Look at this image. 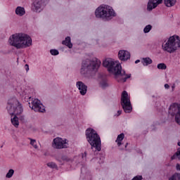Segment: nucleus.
Here are the masks:
<instances>
[{"mask_svg":"<svg viewBox=\"0 0 180 180\" xmlns=\"http://www.w3.org/2000/svg\"><path fill=\"white\" fill-rule=\"evenodd\" d=\"M7 106H11V108H10V110H11V111L13 110V108H16V107L13 106V104L11 103V102L8 103Z\"/></svg>","mask_w":180,"mask_h":180,"instance_id":"72a5a7b5","label":"nucleus"},{"mask_svg":"<svg viewBox=\"0 0 180 180\" xmlns=\"http://www.w3.org/2000/svg\"><path fill=\"white\" fill-rule=\"evenodd\" d=\"M52 147L57 150L68 148V140L60 137L55 138L52 143Z\"/></svg>","mask_w":180,"mask_h":180,"instance_id":"9d476101","label":"nucleus"},{"mask_svg":"<svg viewBox=\"0 0 180 180\" xmlns=\"http://www.w3.org/2000/svg\"><path fill=\"white\" fill-rule=\"evenodd\" d=\"M76 88L79 91V94L82 96H85V95H86V92H88V86H86L82 81L76 82Z\"/></svg>","mask_w":180,"mask_h":180,"instance_id":"f8f14e48","label":"nucleus"},{"mask_svg":"<svg viewBox=\"0 0 180 180\" xmlns=\"http://www.w3.org/2000/svg\"><path fill=\"white\" fill-rule=\"evenodd\" d=\"M151 29H153V26L151 25H148L143 28V32L150 33Z\"/></svg>","mask_w":180,"mask_h":180,"instance_id":"393cba45","label":"nucleus"},{"mask_svg":"<svg viewBox=\"0 0 180 180\" xmlns=\"http://www.w3.org/2000/svg\"><path fill=\"white\" fill-rule=\"evenodd\" d=\"M131 180H143V176L137 175L134 176Z\"/></svg>","mask_w":180,"mask_h":180,"instance_id":"473e14b6","label":"nucleus"},{"mask_svg":"<svg viewBox=\"0 0 180 180\" xmlns=\"http://www.w3.org/2000/svg\"><path fill=\"white\" fill-rule=\"evenodd\" d=\"M118 58L120 61H127V60H130V52L126 50L119 51Z\"/></svg>","mask_w":180,"mask_h":180,"instance_id":"ddd939ff","label":"nucleus"},{"mask_svg":"<svg viewBox=\"0 0 180 180\" xmlns=\"http://www.w3.org/2000/svg\"><path fill=\"white\" fill-rule=\"evenodd\" d=\"M176 169L177 171H180V165H179V163H177V164L176 165Z\"/></svg>","mask_w":180,"mask_h":180,"instance_id":"e433bc0d","label":"nucleus"},{"mask_svg":"<svg viewBox=\"0 0 180 180\" xmlns=\"http://www.w3.org/2000/svg\"><path fill=\"white\" fill-rule=\"evenodd\" d=\"M165 89H169V84H165Z\"/></svg>","mask_w":180,"mask_h":180,"instance_id":"4c0bfd02","label":"nucleus"},{"mask_svg":"<svg viewBox=\"0 0 180 180\" xmlns=\"http://www.w3.org/2000/svg\"><path fill=\"white\" fill-rule=\"evenodd\" d=\"M103 65L108 69L109 72L113 74L117 82H126L129 78H131V74H126L124 70H122V65L115 63L111 58H107L103 62Z\"/></svg>","mask_w":180,"mask_h":180,"instance_id":"f257e3e1","label":"nucleus"},{"mask_svg":"<svg viewBox=\"0 0 180 180\" xmlns=\"http://www.w3.org/2000/svg\"><path fill=\"white\" fill-rule=\"evenodd\" d=\"M121 106H122L125 113H131L133 107L131 102H130V98H129V94L126 91H122L121 95Z\"/></svg>","mask_w":180,"mask_h":180,"instance_id":"6e6552de","label":"nucleus"},{"mask_svg":"<svg viewBox=\"0 0 180 180\" xmlns=\"http://www.w3.org/2000/svg\"><path fill=\"white\" fill-rule=\"evenodd\" d=\"M49 0H34L32 6L33 12L40 13V12L46 8V5L49 4Z\"/></svg>","mask_w":180,"mask_h":180,"instance_id":"1a4fd4ad","label":"nucleus"},{"mask_svg":"<svg viewBox=\"0 0 180 180\" xmlns=\"http://www.w3.org/2000/svg\"><path fill=\"white\" fill-rule=\"evenodd\" d=\"M164 51L167 53H174L177 49L180 47L179 36L173 35L169 38L167 41L162 46Z\"/></svg>","mask_w":180,"mask_h":180,"instance_id":"423d86ee","label":"nucleus"},{"mask_svg":"<svg viewBox=\"0 0 180 180\" xmlns=\"http://www.w3.org/2000/svg\"><path fill=\"white\" fill-rule=\"evenodd\" d=\"M101 64H102V62L96 58L93 60L86 59V60H84L80 69L81 76L84 78L92 77L94 74L98 72Z\"/></svg>","mask_w":180,"mask_h":180,"instance_id":"7ed1b4c3","label":"nucleus"},{"mask_svg":"<svg viewBox=\"0 0 180 180\" xmlns=\"http://www.w3.org/2000/svg\"><path fill=\"white\" fill-rule=\"evenodd\" d=\"M50 53L51 56H58V54H60V52H58L57 49H51Z\"/></svg>","mask_w":180,"mask_h":180,"instance_id":"c756f323","label":"nucleus"},{"mask_svg":"<svg viewBox=\"0 0 180 180\" xmlns=\"http://www.w3.org/2000/svg\"><path fill=\"white\" fill-rule=\"evenodd\" d=\"M122 115V110H118L117 114L115 115V116H120Z\"/></svg>","mask_w":180,"mask_h":180,"instance_id":"c9c22d12","label":"nucleus"},{"mask_svg":"<svg viewBox=\"0 0 180 180\" xmlns=\"http://www.w3.org/2000/svg\"><path fill=\"white\" fill-rule=\"evenodd\" d=\"M127 146H129V143H126V145H125V148H127Z\"/></svg>","mask_w":180,"mask_h":180,"instance_id":"a19ab883","label":"nucleus"},{"mask_svg":"<svg viewBox=\"0 0 180 180\" xmlns=\"http://www.w3.org/2000/svg\"><path fill=\"white\" fill-rule=\"evenodd\" d=\"M123 139H124V134H120L117 136L115 141L118 147H120L122 146V141H123Z\"/></svg>","mask_w":180,"mask_h":180,"instance_id":"6ab92c4d","label":"nucleus"},{"mask_svg":"<svg viewBox=\"0 0 180 180\" xmlns=\"http://www.w3.org/2000/svg\"><path fill=\"white\" fill-rule=\"evenodd\" d=\"M81 158L82 160V162H85L86 161V152L82 153Z\"/></svg>","mask_w":180,"mask_h":180,"instance_id":"2f4dec72","label":"nucleus"},{"mask_svg":"<svg viewBox=\"0 0 180 180\" xmlns=\"http://www.w3.org/2000/svg\"><path fill=\"white\" fill-rule=\"evenodd\" d=\"M142 63L143 65H150V64H153V60L150 58H143L142 60Z\"/></svg>","mask_w":180,"mask_h":180,"instance_id":"412c9836","label":"nucleus"},{"mask_svg":"<svg viewBox=\"0 0 180 180\" xmlns=\"http://www.w3.org/2000/svg\"><path fill=\"white\" fill-rule=\"evenodd\" d=\"M25 102H28L30 108H31L32 110H34V112H39L41 113L46 112V107H44L39 99L35 98L33 100L32 96L27 95L25 96Z\"/></svg>","mask_w":180,"mask_h":180,"instance_id":"0eeeda50","label":"nucleus"},{"mask_svg":"<svg viewBox=\"0 0 180 180\" xmlns=\"http://www.w3.org/2000/svg\"><path fill=\"white\" fill-rule=\"evenodd\" d=\"M63 161H66V162H72V159L67 157V156H63L62 157Z\"/></svg>","mask_w":180,"mask_h":180,"instance_id":"7c9ffc66","label":"nucleus"},{"mask_svg":"<svg viewBox=\"0 0 180 180\" xmlns=\"http://www.w3.org/2000/svg\"><path fill=\"white\" fill-rule=\"evenodd\" d=\"M177 145L180 147V142H178Z\"/></svg>","mask_w":180,"mask_h":180,"instance_id":"79ce46f5","label":"nucleus"},{"mask_svg":"<svg viewBox=\"0 0 180 180\" xmlns=\"http://www.w3.org/2000/svg\"><path fill=\"white\" fill-rule=\"evenodd\" d=\"M25 70L27 72H29V65L28 64H25Z\"/></svg>","mask_w":180,"mask_h":180,"instance_id":"f704fd0d","label":"nucleus"},{"mask_svg":"<svg viewBox=\"0 0 180 180\" xmlns=\"http://www.w3.org/2000/svg\"><path fill=\"white\" fill-rule=\"evenodd\" d=\"M164 4L167 8H171L176 4V0H164Z\"/></svg>","mask_w":180,"mask_h":180,"instance_id":"a211bd4d","label":"nucleus"},{"mask_svg":"<svg viewBox=\"0 0 180 180\" xmlns=\"http://www.w3.org/2000/svg\"><path fill=\"white\" fill-rule=\"evenodd\" d=\"M169 180H180V173H175L169 178Z\"/></svg>","mask_w":180,"mask_h":180,"instance_id":"b1692460","label":"nucleus"},{"mask_svg":"<svg viewBox=\"0 0 180 180\" xmlns=\"http://www.w3.org/2000/svg\"><path fill=\"white\" fill-rule=\"evenodd\" d=\"M30 140L31 146H33L34 148L37 149L38 147H37V144L36 143V140L30 139Z\"/></svg>","mask_w":180,"mask_h":180,"instance_id":"c85d7f7f","label":"nucleus"},{"mask_svg":"<svg viewBox=\"0 0 180 180\" xmlns=\"http://www.w3.org/2000/svg\"><path fill=\"white\" fill-rule=\"evenodd\" d=\"M11 120L13 125H14L15 127H19V118L17 117L16 115H14Z\"/></svg>","mask_w":180,"mask_h":180,"instance_id":"aec40b11","label":"nucleus"},{"mask_svg":"<svg viewBox=\"0 0 180 180\" xmlns=\"http://www.w3.org/2000/svg\"><path fill=\"white\" fill-rule=\"evenodd\" d=\"M49 168H51V169H58V166L54 162H49L46 164Z\"/></svg>","mask_w":180,"mask_h":180,"instance_id":"4be33fe9","label":"nucleus"},{"mask_svg":"<svg viewBox=\"0 0 180 180\" xmlns=\"http://www.w3.org/2000/svg\"><path fill=\"white\" fill-rule=\"evenodd\" d=\"M13 174H15V170L13 169H9L8 172L6 175V178H12L13 176Z\"/></svg>","mask_w":180,"mask_h":180,"instance_id":"bb28decb","label":"nucleus"},{"mask_svg":"<svg viewBox=\"0 0 180 180\" xmlns=\"http://www.w3.org/2000/svg\"><path fill=\"white\" fill-rule=\"evenodd\" d=\"M139 63H140V60L139 59L135 61V64H139Z\"/></svg>","mask_w":180,"mask_h":180,"instance_id":"58836bf2","label":"nucleus"},{"mask_svg":"<svg viewBox=\"0 0 180 180\" xmlns=\"http://www.w3.org/2000/svg\"><path fill=\"white\" fill-rule=\"evenodd\" d=\"M62 44L67 46L68 49H72V43H71V37H67L64 41H62Z\"/></svg>","mask_w":180,"mask_h":180,"instance_id":"2eb2a0df","label":"nucleus"},{"mask_svg":"<svg viewBox=\"0 0 180 180\" xmlns=\"http://www.w3.org/2000/svg\"><path fill=\"white\" fill-rule=\"evenodd\" d=\"M100 85L103 89H105V88H108L109 86V84H108V82L106 80H103L100 82Z\"/></svg>","mask_w":180,"mask_h":180,"instance_id":"a878e982","label":"nucleus"},{"mask_svg":"<svg viewBox=\"0 0 180 180\" xmlns=\"http://www.w3.org/2000/svg\"><path fill=\"white\" fill-rule=\"evenodd\" d=\"M14 102L17 106L13 108V110H11V105L7 106V110L11 116H13V115L16 116V115H20L23 112V107L22 106V104H20V103L16 99H14Z\"/></svg>","mask_w":180,"mask_h":180,"instance_id":"9b49d317","label":"nucleus"},{"mask_svg":"<svg viewBox=\"0 0 180 180\" xmlns=\"http://www.w3.org/2000/svg\"><path fill=\"white\" fill-rule=\"evenodd\" d=\"M15 13L18 16H23L26 13V11L25 10V8L21 6H18L15 9Z\"/></svg>","mask_w":180,"mask_h":180,"instance_id":"f3484780","label":"nucleus"},{"mask_svg":"<svg viewBox=\"0 0 180 180\" xmlns=\"http://www.w3.org/2000/svg\"><path fill=\"white\" fill-rule=\"evenodd\" d=\"M161 4H162V0H149L147 5V9L150 12V11L155 9V8Z\"/></svg>","mask_w":180,"mask_h":180,"instance_id":"4468645a","label":"nucleus"},{"mask_svg":"<svg viewBox=\"0 0 180 180\" xmlns=\"http://www.w3.org/2000/svg\"><path fill=\"white\" fill-rule=\"evenodd\" d=\"M86 139L88 143L91 146V148H95L97 151L102 150L101 136H99L95 129L92 128L87 129L86 130Z\"/></svg>","mask_w":180,"mask_h":180,"instance_id":"20e7f679","label":"nucleus"},{"mask_svg":"<svg viewBox=\"0 0 180 180\" xmlns=\"http://www.w3.org/2000/svg\"><path fill=\"white\" fill-rule=\"evenodd\" d=\"M84 169H85V167H82V169H81L82 172V171H84Z\"/></svg>","mask_w":180,"mask_h":180,"instance_id":"ea45409f","label":"nucleus"},{"mask_svg":"<svg viewBox=\"0 0 180 180\" xmlns=\"http://www.w3.org/2000/svg\"><path fill=\"white\" fill-rule=\"evenodd\" d=\"M96 18L103 19V20H110L112 18L116 16L113 8L108 5H101L95 11Z\"/></svg>","mask_w":180,"mask_h":180,"instance_id":"39448f33","label":"nucleus"},{"mask_svg":"<svg viewBox=\"0 0 180 180\" xmlns=\"http://www.w3.org/2000/svg\"><path fill=\"white\" fill-rule=\"evenodd\" d=\"M91 162H97L98 164H103L105 162V157L100 155L99 157L91 159Z\"/></svg>","mask_w":180,"mask_h":180,"instance_id":"dca6fc26","label":"nucleus"},{"mask_svg":"<svg viewBox=\"0 0 180 180\" xmlns=\"http://www.w3.org/2000/svg\"><path fill=\"white\" fill-rule=\"evenodd\" d=\"M8 43L13 47L20 50L22 49H27L32 46V40L30 36L25 33H16L11 35L8 39Z\"/></svg>","mask_w":180,"mask_h":180,"instance_id":"f03ea898","label":"nucleus"},{"mask_svg":"<svg viewBox=\"0 0 180 180\" xmlns=\"http://www.w3.org/2000/svg\"><path fill=\"white\" fill-rule=\"evenodd\" d=\"M158 70H167V65L165 63H159L158 64Z\"/></svg>","mask_w":180,"mask_h":180,"instance_id":"cd10ccee","label":"nucleus"},{"mask_svg":"<svg viewBox=\"0 0 180 180\" xmlns=\"http://www.w3.org/2000/svg\"><path fill=\"white\" fill-rule=\"evenodd\" d=\"M176 158H178L179 161H180V148H177V151L172 156L171 160H175Z\"/></svg>","mask_w":180,"mask_h":180,"instance_id":"5701e85b","label":"nucleus"}]
</instances>
